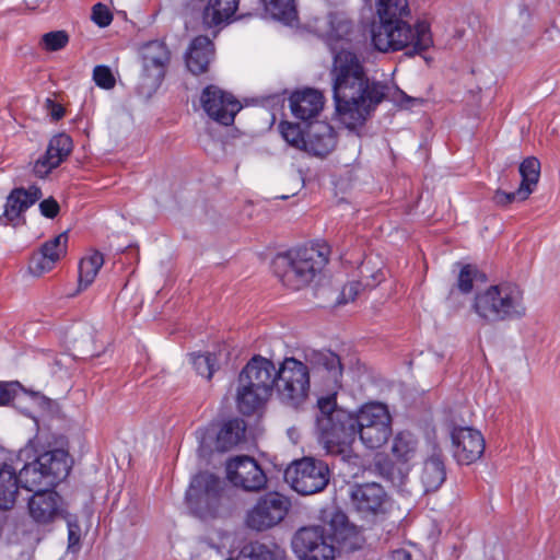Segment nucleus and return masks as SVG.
<instances>
[{
    "label": "nucleus",
    "mask_w": 560,
    "mask_h": 560,
    "mask_svg": "<svg viewBox=\"0 0 560 560\" xmlns=\"http://www.w3.org/2000/svg\"><path fill=\"white\" fill-rule=\"evenodd\" d=\"M330 74L339 120L348 129L362 126L385 98L387 86L371 81L359 57L346 49L335 55Z\"/></svg>",
    "instance_id": "1"
},
{
    "label": "nucleus",
    "mask_w": 560,
    "mask_h": 560,
    "mask_svg": "<svg viewBox=\"0 0 560 560\" xmlns=\"http://www.w3.org/2000/svg\"><path fill=\"white\" fill-rule=\"evenodd\" d=\"M378 19L372 26V43L381 52L408 49L407 55H420L433 45L430 25L425 21L410 24L408 0H375Z\"/></svg>",
    "instance_id": "2"
},
{
    "label": "nucleus",
    "mask_w": 560,
    "mask_h": 560,
    "mask_svg": "<svg viewBox=\"0 0 560 560\" xmlns=\"http://www.w3.org/2000/svg\"><path fill=\"white\" fill-rule=\"evenodd\" d=\"M472 308L488 324L520 320L527 314L524 290L512 282L490 285L477 293Z\"/></svg>",
    "instance_id": "3"
},
{
    "label": "nucleus",
    "mask_w": 560,
    "mask_h": 560,
    "mask_svg": "<svg viewBox=\"0 0 560 560\" xmlns=\"http://www.w3.org/2000/svg\"><path fill=\"white\" fill-rule=\"evenodd\" d=\"M316 432L330 454L345 453L355 440L354 413L337 407L335 397L317 400Z\"/></svg>",
    "instance_id": "4"
},
{
    "label": "nucleus",
    "mask_w": 560,
    "mask_h": 560,
    "mask_svg": "<svg viewBox=\"0 0 560 560\" xmlns=\"http://www.w3.org/2000/svg\"><path fill=\"white\" fill-rule=\"evenodd\" d=\"M277 368L261 355H254L238 375L236 404L243 415H250L266 401L275 387Z\"/></svg>",
    "instance_id": "5"
},
{
    "label": "nucleus",
    "mask_w": 560,
    "mask_h": 560,
    "mask_svg": "<svg viewBox=\"0 0 560 560\" xmlns=\"http://www.w3.org/2000/svg\"><path fill=\"white\" fill-rule=\"evenodd\" d=\"M327 262L325 255L314 247H299L278 254L272 260L276 277L291 290L307 287Z\"/></svg>",
    "instance_id": "6"
},
{
    "label": "nucleus",
    "mask_w": 560,
    "mask_h": 560,
    "mask_svg": "<svg viewBox=\"0 0 560 560\" xmlns=\"http://www.w3.org/2000/svg\"><path fill=\"white\" fill-rule=\"evenodd\" d=\"M311 380L305 362L287 357L277 368L276 389L279 400L287 407L299 409L310 394Z\"/></svg>",
    "instance_id": "7"
},
{
    "label": "nucleus",
    "mask_w": 560,
    "mask_h": 560,
    "mask_svg": "<svg viewBox=\"0 0 560 560\" xmlns=\"http://www.w3.org/2000/svg\"><path fill=\"white\" fill-rule=\"evenodd\" d=\"M304 362L308 369L310 380L325 397L337 396L342 387L343 365L340 357L331 350H308L304 353Z\"/></svg>",
    "instance_id": "8"
},
{
    "label": "nucleus",
    "mask_w": 560,
    "mask_h": 560,
    "mask_svg": "<svg viewBox=\"0 0 560 560\" xmlns=\"http://www.w3.org/2000/svg\"><path fill=\"white\" fill-rule=\"evenodd\" d=\"M329 537L317 545L312 551L302 556L301 560H335L337 542L342 549L353 551L362 546V536L357 527L349 523L347 515L341 511H335L328 522Z\"/></svg>",
    "instance_id": "9"
},
{
    "label": "nucleus",
    "mask_w": 560,
    "mask_h": 560,
    "mask_svg": "<svg viewBox=\"0 0 560 560\" xmlns=\"http://www.w3.org/2000/svg\"><path fill=\"white\" fill-rule=\"evenodd\" d=\"M186 500L200 517L218 516L226 501L222 481L209 472L196 475L186 492Z\"/></svg>",
    "instance_id": "10"
},
{
    "label": "nucleus",
    "mask_w": 560,
    "mask_h": 560,
    "mask_svg": "<svg viewBox=\"0 0 560 560\" xmlns=\"http://www.w3.org/2000/svg\"><path fill=\"white\" fill-rule=\"evenodd\" d=\"M355 436L369 448L383 446L392 435V418L385 405L372 402L354 413Z\"/></svg>",
    "instance_id": "11"
},
{
    "label": "nucleus",
    "mask_w": 560,
    "mask_h": 560,
    "mask_svg": "<svg viewBox=\"0 0 560 560\" xmlns=\"http://www.w3.org/2000/svg\"><path fill=\"white\" fill-rule=\"evenodd\" d=\"M329 475L326 463L313 457H303L285 469L284 478L294 491L302 495H310L327 487Z\"/></svg>",
    "instance_id": "12"
},
{
    "label": "nucleus",
    "mask_w": 560,
    "mask_h": 560,
    "mask_svg": "<svg viewBox=\"0 0 560 560\" xmlns=\"http://www.w3.org/2000/svg\"><path fill=\"white\" fill-rule=\"evenodd\" d=\"M290 500L279 492H268L260 497L248 511L246 525L255 530H266L279 524L288 514Z\"/></svg>",
    "instance_id": "13"
},
{
    "label": "nucleus",
    "mask_w": 560,
    "mask_h": 560,
    "mask_svg": "<svg viewBox=\"0 0 560 560\" xmlns=\"http://www.w3.org/2000/svg\"><path fill=\"white\" fill-rule=\"evenodd\" d=\"M200 103L210 118L224 126L232 125L235 115L242 108L231 93L212 84L202 90Z\"/></svg>",
    "instance_id": "14"
},
{
    "label": "nucleus",
    "mask_w": 560,
    "mask_h": 560,
    "mask_svg": "<svg viewBox=\"0 0 560 560\" xmlns=\"http://www.w3.org/2000/svg\"><path fill=\"white\" fill-rule=\"evenodd\" d=\"M228 479L245 491H259L267 482V478L257 462L249 456H237L226 464Z\"/></svg>",
    "instance_id": "15"
},
{
    "label": "nucleus",
    "mask_w": 560,
    "mask_h": 560,
    "mask_svg": "<svg viewBox=\"0 0 560 560\" xmlns=\"http://www.w3.org/2000/svg\"><path fill=\"white\" fill-rule=\"evenodd\" d=\"M453 457L460 465H470L485 452V439L480 431L469 428H454L451 432Z\"/></svg>",
    "instance_id": "16"
},
{
    "label": "nucleus",
    "mask_w": 560,
    "mask_h": 560,
    "mask_svg": "<svg viewBox=\"0 0 560 560\" xmlns=\"http://www.w3.org/2000/svg\"><path fill=\"white\" fill-rule=\"evenodd\" d=\"M522 177L520 187L515 191L506 192L498 189L493 195L497 206L505 207L514 201H525L535 190L540 177V162L535 156L526 158L520 165Z\"/></svg>",
    "instance_id": "17"
},
{
    "label": "nucleus",
    "mask_w": 560,
    "mask_h": 560,
    "mask_svg": "<svg viewBox=\"0 0 560 560\" xmlns=\"http://www.w3.org/2000/svg\"><path fill=\"white\" fill-rule=\"evenodd\" d=\"M349 497L354 509L364 515L384 513L388 504V495L376 482L355 483L350 487Z\"/></svg>",
    "instance_id": "18"
},
{
    "label": "nucleus",
    "mask_w": 560,
    "mask_h": 560,
    "mask_svg": "<svg viewBox=\"0 0 560 560\" xmlns=\"http://www.w3.org/2000/svg\"><path fill=\"white\" fill-rule=\"evenodd\" d=\"M28 513L40 525L52 523L62 516V499L52 490H37L28 500Z\"/></svg>",
    "instance_id": "19"
},
{
    "label": "nucleus",
    "mask_w": 560,
    "mask_h": 560,
    "mask_svg": "<svg viewBox=\"0 0 560 560\" xmlns=\"http://www.w3.org/2000/svg\"><path fill=\"white\" fill-rule=\"evenodd\" d=\"M141 55L144 75L151 79L153 84H160L171 60L167 46L161 40H152L142 46Z\"/></svg>",
    "instance_id": "20"
},
{
    "label": "nucleus",
    "mask_w": 560,
    "mask_h": 560,
    "mask_svg": "<svg viewBox=\"0 0 560 560\" xmlns=\"http://www.w3.org/2000/svg\"><path fill=\"white\" fill-rule=\"evenodd\" d=\"M72 148V139L68 135L58 133L54 136L48 143L45 155L35 163L34 173L44 178L70 155Z\"/></svg>",
    "instance_id": "21"
},
{
    "label": "nucleus",
    "mask_w": 560,
    "mask_h": 560,
    "mask_svg": "<svg viewBox=\"0 0 560 560\" xmlns=\"http://www.w3.org/2000/svg\"><path fill=\"white\" fill-rule=\"evenodd\" d=\"M42 198V191L36 186L14 188L7 198L4 211L0 215L1 224H16L15 221L36 201Z\"/></svg>",
    "instance_id": "22"
},
{
    "label": "nucleus",
    "mask_w": 560,
    "mask_h": 560,
    "mask_svg": "<svg viewBox=\"0 0 560 560\" xmlns=\"http://www.w3.org/2000/svg\"><path fill=\"white\" fill-rule=\"evenodd\" d=\"M446 479V468L444 464L443 451L438 445H433L431 453L422 463L419 480L423 493L434 492L440 489Z\"/></svg>",
    "instance_id": "23"
},
{
    "label": "nucleus",
    "mask_w": 560,
    "mask_h": 560,
    "mask_svg": "<svg viewBox=\"0 0 560 560\" xmlns=\"http://www.w3.org/2000/svg\"><path fill=\"white\" fill-rule=\"evenodd\" d=\"M336 133L325 121H315L308 126L304 151L315 156H326L336 147Z\"/></svg>",
    "instance_id": "24"
},
{
    "label": "nucleus",
    "mask_w": 560,
    "mask_h": 560,
    "mask_svg": "<svg viewBox=\"0 0 560 560\" xmlns=\"http://www.w3.org/2000/svg\"><path fill=\"white\" fill-rule=\"evenodd\" d=\"M324 107V95L315 89L295 91L290 96V108L293 116L303 121L316 117Z\"/></svg>",
    "instance_id": "25"
},
{
    "label": "nucleus",
    "mask_w": 560,
    "mask_h": 560,
    "mask_svg": "<svg viewBox=\"0 0 560 560\" xmlns=\"http://www.w3.org/2000/svg\"><path fill=\"white\" fill-rule=\"evenodd\" d=\"M214 59V45L207 36L194 38L185 55L187 69L195 75L206 73Z\"/></svg>",
    "instance_id": "26"
},
{
    "label": "nucleus",
    "mask_w": 560,
    "mask_h": 560,
    "mask_svg": "<svg viewBox=\"0 0 560 560\" xmlns=\"http://www.w3.org/2000/svg\"><path fill=\"white\" fill-rule=\"evenodd\" d=\"M37 459L40 468L46 474V478L50 480L54 487L69 474L68 454L63 450L55 448L44 452L37 456Z\"/></svg>",
    "instance_id": "27"
},
{
    "label": "nucleus",
    "mask_w": 560,
    "mask_h": 560,
    "mask_svg": "<svg viewBox=\"0 0 560 560\" xmlns=\"http://www.w3.org/2000/svg\"><path fill=\"white\" fill-rule=\"evenodd\" d=\"M240 0H210L203 10L202 21L207 27L229 23L237 10Z\"/></svg>",
    "instance_id": "28"
},
{
    "label": "nucleus",
    "mask_w": 560,
    "mask_h": 560,
    "mask_svg": "<svg viewBox=\"0 0 560 560\" xmlns=\"http://www.w3.org/2000/svg\"><path fill=\"white\" fill-rule=\"evenodd\" d=\"M246 423L243 419L234 418L228 420L221 427L217 435V450L226 452L240 444L245 439Z\"/></svg>",
    "instance_id": "29"
},
{
    "label": "nucleus",
    "mask_w": 560,
    "mask_h": 560,
    "mask_svg": "<svg viewBox=\"0 0 560 560\" xmlns=\"http://www.w3.org/2000/svg\"><path fill=\"white\" fill-rule=\"evenodd\" d=\"M329 537L325 534L322 526H307L300 528L293 536L292 548L296 556L301 558L308 551H312L317 545Z\"/></svg>",
    "instance_id": "30"
},
{
    "label": "nucleus",
    "mask_w": 560,
    "mask_h": 560,
    "mask_svg": "<svg viewBox=\"0 0 560 560\" xmlns=\"http://www.w3.org/2000/svg\"><path fill=\"white\" fill-rule=\"evenodd\" d=\"M19 476L15 470L7 464H0V509H12L19 492Z\"/></svg>",
    "instance_id": "31"
},
{
    "label": "nucleus",
    "mask_w": 560,
    "mask_h": 560,
    "mask_svg": "<svg viewBox=\"0 0 560 560\" xmlns=\"http://www.w3.org/2000/svg\"><path fill=\"white\" fill-rule=\"evenodd\" d=\"M18 476L21 487L27 491L35 493L37 490H50V488H54L50 480L46 478V474L40 468L37 458L32 463L25 464Z\"/></svg>",
    "instance_id": "32"
},
{
    "label": "nucleus",
    "mask_w": 560,
    "mask_h": 560,
    "mask_svg": "<svg viewBox=\"0 0 560 560\" xmlns=\"http://www.w3.org/2000/svg\"><path fill=\"white\" fill-rule=\"evenodd\" d=\"M418 451V440L410 432H399L393 440L392 454L401 463L415 458Z\"/></svg>",
    "instance_id": "33"
},
{
    "label": "nucleus",
    "mask_w": 560,
    "mask_h": 560,
    "mask_svg": "<svg viewBox=\"0 0 560 560\" xmlns=\"http://www.w3.org/2000/svg\"><path fill=\"white\" fill-rule=\"evenodd\" d=\"M103 264V255L98 252L83 257L79 266V287L88 288L94 281Z\"/></svg>",
    "instance_id": "34"
},
{
    "label": "nucleus",
    "mask_w": 560,
    "mask_h": 560,
    "mask_svg": "<svg viewBox=\"0 0 560 560\" xmlns=\"http://www.w3.org/2000/svg\"><path fill=\"white\" fill-rule=\"evenodd\" d=\"M189 360L197 374L208 381L211 380L214 371L218 369L217 357L211 352L190 353Z\"/></svg>",
    "instance_id": "35"
},
{
    "label": "nucleus",
    "mask_w": 560,
    "mask_h": 560,
    "mask_svg": "<svg viewBox=\"0 0 560 560\" xmlns=\"http://www.w3.org/2000/svg\"><path fill=\"white\" fill-rule=\"evenodd\" d=\"M266 11L277 20L291 21L295 16L294 0H262Z\"/></svg>",
    "instance_id": "36"
},
{
    "label": "nucleus",
    "mask_w": 560,
    "mask_h": 560,
    "mask_svg": "<svg viewBox=\"0 0 560 560\" xmlns=\"http://www.w3.org/2000/svg\"><path fill=\"white\" fill-rule=\"evenodd\" d=\"M374 467L377 474L390 481L393 485L401 486L404 483L405 476L402 471L396 467L395 463L388 457H377Z\"/></svg>",
    "instance_id": "37"
},
{
    "label": "nucleus",
    "mask_w": 560,
    "mask_h": 560,
    "mask_svg": "<svg viewBox=\"0 0 560 560\" xmlns=\"http://www.w3.org/2000/svg\"><path fill=\"white\" fill-rule=\"evenodd\" d=\"M282 138L293 148L303 150L305 148L306 135L300 129V126L289 121H282L279 125Z\"/></svg>",
    "instance_id": "38"
},
{
    "label": "nucleus",
    "mask_w": 560,
    "mask_h": 560,
    "mask_svg": "<svg viewBox=\"0 0 560 560\" xmlns=\"http://www.w3.org/2000/svg\"><path fill=\"white\" fill-rule=\"evenodd\" d=\"M68 236L66 233H61L52 240L43 244L39 253L46 258L57 262L60 257L66 253Z\"/></svg>",
    "instance_id": "39"
},
{
    "label": "nucleus",
    "mask_w": 560,
    "mask_h": 560,
    "mask_svg": "<svg viewBox=\"0 0 560 560\" xmlns=\"http://www.w3.org/2000/svg\"><path fill=\"white\" fill-rule=\"evenodd\" d=\"M69 42V35L66 31H52L44 34L40 44L47 51H58L66 47Z\"/></svg>",
    "instance_id": "40"
},
{
    "label": "nucleus",
    "mask_w": 560,
    "mask_h": 560,
    "mask_svg": "<svg viewBox=\"0 0 560 560\" xmlns=\"http://www.w3.org/2000/svg\"><path fill=\"white\" fill-rule=\"evenodd\" d=\"M237 560H278V556L268 546L257 544L245 548Z\"/></svg>",
    "instance_id": "41"
},
{
    "label": "nucleus",
    "mask_w": 560,
    "mask_h": 560,
    "mask_svg": "<svg viewBox=\"0 0 560 560\" xmlns=\"http://www.w3.org/2000/svg\"><path fill=\"white\" fill-rule=\"evenodd\" d=\"M478 273V269L472 265H464L457 278V288L462 293H469L474 288V280Z\"/></svg>",
    "instance_id": "42"
},
{
    "label": "nucleus",
    "mask_w": 560,
    "mask_h": 560,
    "mask_svg": "<svg viewBox=\"0 0 560 560\" xmlns=\"http://www.w3.org/2000/svg\"><path fill=\"white\" fill-rule=\"evenodd\" d=\"M93 80L97 86L105 90L113 89L116 83L112 70L106 66H96L94 68Z\"/></svg>",
    "instance_id": "43"
},
{
    "label": "nucleus",
    "mask_w": 560,
    "mask_h": 560,
    "mask_svg": "<svg viewBox=\"0 0 560 560\" xmlns=\"http://www.w3.org/2000/svg\"><path fill=\"white\" fill-rule=\"evenodd\" d=\"M55 264L56 262L51 259H48L43 254L37 253L32 257L28 269L34 276L39 277L45 272L50 271Z\"/></svg>",
    "instance_id": "44"
},
{
    "label": "nucleus",
    "mask_w": 560,
    "mask_h": 560,
    "mask_svg": "<svg viewBox=\"0 0 560 560\" xmlns=\"http://www.w3.org/2000/svg\"><path fill=\"white\" fill-rule=\"evenodd\" d=\"M92 21L100 27L108 26L113 21V14L103 3H96L92 9Z\"/></svg>",
    "instance_id": "45"
},
{
    "label": "nucleus",
    "mask_w": 560,
    "mask_h": 560,
    "mask_svg": "<svg viewBox=\"0 0 560 560\" xmlns=\"http://www.w3.org/2000/svg\"><path fill=\"white\" fill-rule=\"evenodd\" d=\"M68 549L75 552L80 548L81 528L75 520L68 518Z\"/></svg>",
    "instance_id": "46"
},
{
    "label": "nucleus",
    "mask_w": 560,
    "mask_h": 560,
    "mask_svg": "<svg viewBox=\"0 0 560 560\" xmlns=\"http://www.w3.org/2000/svg\"><path fill=\"white\" fill-rule=\"evenodd\" d=\"M362 289H363V285L359 281H351V282L347 283L342 288L338 303L346 304L348 302L354 301V299L361 292Z\"/></svg>",
    "instance_id": "47"
},
{
    "label": "nucleus",
    "mask_w": 560,
    "mask_h": 560,
    "mask_svg": "<svg viewBox=\"0 0 560 560\" xmlns=\"http://www.w3.org/2000/svg\"><path fill=\"white\" fill-rule=\"evenodd\" d=\"M40 212L44 217L52 219L59 212V205L54 198H48L39 203Z\"/></svg>",
    "instance_id": "48"
},
{
    "label": "nucleus",
    "mask_w": 560,
    "mask_h": 560,
    "mask_svg": "<svg viewBox=\"0 0 560 560\" xmlns=\"http://www.w3.org/2000/svg\"><path fill=\"white\" fill-rule=\"evenodd\" d=\"M45 108L47 109L49 116L52 120H60L65 116V108L62 105L56 103L51 98H46L45 101Z\"/></svg>",
    "instance_id": "49"
},
{
    "label": "nucleus",
    "mask_w": 560,
    "mask_h": 560,
    "mask_svg": "<svg viewBox=\"0 0 560 560\" xmlns=\"http://www.w3.org/2000/svg\"><path fill=\"white\" fill-rule=\"evenodd\" d=\"M14 396V390L10 384L0 383V406L9 404Z\"/></svg>",
    "instance_id": "50"
},
{
    "label": "nucleus",
    "mask_w": 560,
    "mask_h": 560,
    "mask_svg": "<svg viewBox=\"0 0 560 560\" xmlns=\"http://www.w3.org/2000/svg\"><path fill=\"white\" fill-rule=\"evenodd\" d=\"M400 95L402 97L401 100V106L405 108H410L417 105H421L423 100L422 98H416L407 96L405 93L400 92Z\"/></svg>",
    "instance_id": "51"
},
{
    "label": "nucleus",
    "mask_w": 560,
    "mask_h": 560,
    "mask_svg": "<svg viewBox=\"0 0 560 560\" xmlns=\"http://www.w3.org/2000/svg\"><path fill=\"white\" fill-rule=\"evenodd\" d=\"M409 558L410 555L402 549H398L392 552L393 560H409Z\"/></svg>",
    "instance_id": "52"
},
{
    "label": "nucleus",
    "mask_w": 560,
    "mask_h": 560,
    "mask_svg": "<svg viewBox=\"0 0 560 560\" xmlns=\"http://www.w3.org/2000/svg\"><path fill=\"white\" fill-rule=\"evenodd\" d=\"M225 560H231V559H225Z\"/></svg>",
    "instance_id": "53"
}]
</instances>
